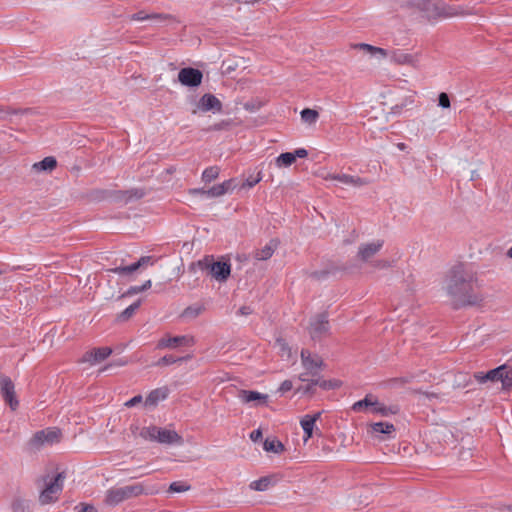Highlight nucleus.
Returning <instances> with one entry per match:
<instances>
[{"mask_svg": "<svg viewBox=\"0 0 512 512\" xmlns=\"http://www.w3.org/2000/svg\"><path fill=\"white\" fill-rule=\"evenodd\" d=\"M301 361L304 372L299 375L301 381L310 380L309 376L316 377L322 369L323 361L320 356L312 354L309 350L301 351Z\"/></svg>", "mask_w": 512, "mask_h": 512, "instance_id": "nucleus-6", "label": "nucleus"}, {"mask_svg": "<svg viewBox=\"0 0 512 512\" xmlns=\"http://www.w3.org/2000/svg\"><path fill=\"white\" fill-rule=\"evenodd\" d=\"M235 179H229L221 184L214 185L210 189H207L208 198H216L225 195L235 189Z\"/></svg>", "mask_w": 512, "mask_h": 512, "instance_id": "nucleus-19", "label": "nucleus"}, {"mask_svg": "<svg viewBox=\"0 0 512 512\" xmlns=\"http://www.w3.org/2000/svg\"><path fill=\"white\" fill-rule=\"evenodd\" d=\"M189 358H190L189 356L181 357V358H174L172 356L166 355V356L160 358L158 360V362L156 363V365H158V366L170 365V364L176 363L178 361H183V360H186V359H189Z\"/></svg>", "mask_w": 512, "mask_h": 512, "instance_id": "nucleus-40", "label": "nucleus"}, {"mask_svg": "<svg viewBox=\"0 0 512 512\" xmlns=\"http://www.w3.org/2000/svg\"><path fill=\"white\" fill-rule=\"evenodd\" d=\"M151 285H152L151 280H147L141 286H131L127 290L126 295H135V294L141 293V292L149 289L151 287Z\"/></svg>", "mask_w": 512, "mask_h": 512, "instance_id": "nucleus-39", "label": "nucleus"}, {"mask_svg": "<svg viewBox=\"0 0 512 512\" xmlns=\"http://www.w3.org/2000/svg\"><path fill=\"white\" fill-rule=\"evenodd\" d=\"M205 268H207L211 276L219 282L226 281L231 272V266L227 261L205 263Z\"/></svg>", "mask_w": 512, "mask_h": 512, "instance_id": "nucleus-11", "label": "nucleus"}, {"mask_svg": "<svg viewBox=\"0 0 512 512\" xmlns=\"http://www.w3.org/2000/svg\"><path fill=\"white\" fill-rule=\"evenodd\" d=\"M397 147L400 149V150H404L406 148V145L404 143H398L397 144Z\"/></svg>", "mask_w": 512, "mask_h": 512, "instance_id": "nucleus-62", "label": "nucleus"}, {"mask_svg": "<svg viewBox=\"0 0 512 512\" xmlns=\"http://www.w3.org/2000/svg\"><path fill=\"white\" fill-rule=\"evenodd\" d=\"M64 479L65 476L63 473H58L55 477L45 482V488L41 491L39 496V502L42 505L51 504L58 500L63 489Z\"/></svg>", "mask_w": 512, "mask_h": 512, "instance_id": "nucleus-5", "label": "nucleus"}, {"mask_svg": "<svg viewBox=\"0 0 512 512\" xmlns=\"http://www.w3.org/2000/svg\"><path fill=\"white\" fill-rule=\"evenodd\" d=\"M14 390L15 388L12 380L9 377L0 374V391L2 395L4 396L6 394H9Z\"/></svg>", "mask_w": 512, "mask_h": 512, "instance_id": "nucleus-32", "label": "nucleus"}, {"mask_svg": "<svg viewBox=\"0 0 512 512\" xmlns=\"http://www.w3.org/2000/svg\"><path fill=\"white\" fill-rule=\"evenodd\" d=\"M389 52L390 51L386 49L376 47L375 52H373V56L383 59L389 56Z\"/></svg>", "mask_w": 512, "mask_h": 512, "instance_id": "nucleus-50", "label": "nucleus"}, {"mask_svg": "<svg viewBox=\"0 0 512 512\" xmlns=\"http://www.w3.org/2000/svg\"><path fill=\"white\" fill-rule=\"evenodd\" d=\"M196 108L193 110V114H196L197 111L204 113L208 111L221 112L222 103L215 95L207 93L199 99Z\"/></svg>", "mask_w": 512, "mask_h": 512, "instance_id": "nucleus-10", "label": "nucleus"}, {"mask_svg": "<svg viewBox=\"0 0 512 512\" xmlns=\"http://www.w3.org/2000/svg\"><path fill=\"white\" fill-rule=\"evenodd\" d=\"M421 10L429 20L441 19V1L423 2Z\"/></svg>", "mask_w": 512, "mask_h": 512, "instance_id": "nucleus-22", "label": "nucleus"}, {"mask_svg": "<svg viewBox=\"0 0 512 512\" xmlns=\"http://www.w3.org/2000/svg\"><path fill=\"white\" fill-rule=\"evenodd\" d=\"M369 411L372 412V413H379L378 406H371Z\"/></svg>", "mask_w": 512, "mask_h": 512, "instance_id": "nucleus-61", "label": "nucleus"}, {"mask_svg": "<svg viewBox=\"0 0 512 512\" xmlns=\"http://www.w3.org/2000/svg\"><path fill=\"white\" fill-rule=\"evenodd\" d=\"M323 179L326 181H337L343 185L352 187H363L370 183V181L366 178L352 176L344 173H327L325 176H323Z\"/></svg>", "mask_w": 512, "mask_h": 512, "instance_id": "nucleus-7", "label": "nucleus"}, {"mask_svg": "<svg viewBox=\"0 0 512 512\" xmlns=\"http://www.w3.org/2000/svg\"><path fill=\"white\" fill-rule=\"evenodd\" d=\"M169 395L168 387H160L152 390L145 399V406L154 407L160 401L165 400Z\"/></svg>", "mask_w": 512, "mask_h": 512, "instance_id": "nucleus-20", "label": "nucleus"}, {"mask_svg": "<svg viewBox=\"0 0 512 512\" xmlns=\"http://www.w3.org/2000/svg\"><path fill=\"white\" fill-rule=\"evenodd\" d=\"M143 401V398L141 395H136L127 402H125V406L128 408L134 407L135 405L141 403Z\"/></svg>", "mask_w": 512, "mask_h": 512, "instance_id": "nucleus-49", "label": "nucleus"}, {"mask_svg": "<svg viewBox=\"0 0 512 512\" xmlns=\"http://www.w3.org/2000/svg\"><path fill=\"white\" fill-rule=\"evenodd\" d=\"M354 48L363 50L366 53H369L370 55L373 56V52H375L376 46L366 44V43H358V44L354 45Z\"/></svg>", "mask_w": 512, "mask_h": 512, "instance_id": "nucleus-45", "label": "nucleus"}, {"mask_svg": "<svg viewBox=\"0 0 512 512\" xmlns=\"http://www.w3.org/2000/svg\"><path fill=\"white\" fill-rule=\"evenodd\" d=\"M321 417V412L315 414H306L300 420V425L304 431V441L306 442L313 436L316 421Z\"/></svg>", "mask_w": 512, "mask_h": 512, "instance_id": "nucleus-18", "label": "nucleus"}, {"mask_svg": "<svg viewBox=\"0 0 512 512\" xmlns=\"http://www.w3.org/2000/svg\"><path fill=\"white\" fill-rule=\"evenodd\" d=\"M140 436L149 441H155L160 444H177L183 443L182 437L175 431L157 426L144 427L140 431Z\"/></svg>", "mask_w": 512, "mask_h": 512, "instance_id": "nucleus-2", "label": "nucleus"}, {"mask_svg": "<svg viewBox=\"0 0 512 512\" xmlns=\"http://www.w3.org/2000/svg\"><path fill=\"white\" fill-rule=\"evenodd\" d=\"M112 353L109 347H99L86 352L83 355L82 362H87L90 365H95L107 359Z\"/></svg>", "mask_w": 512, "mask_h": 512, "instance_id": "nucleus-15", "label": "nucleus"}, {"mask_svg": "<svg viewBox=\"0 0 512 512\" xmlns=\"http://www.w3.org/2000/svg\"><path fill=\"white\" fill-rule=\"evenodd\" d=\"M127 362L126 361H123V360H119L117 362H114L113 365H116V366H124ZM112 366V364H109L108 366H105L104 368L101 369V371H105L108 367Z\"/></svg>", "mask_w": 512, "mask_h": 512, "instance_id": "nucleus-56", "label": "nucleus"}, {"mask_svg": "<svg viewBox=\"0 0 512 512\" xmlns=\"http://www.w3.org/2000/svg\"><path fill=\"white\" fill-rule=\"evenodd\" d=\"M3 397L12 410L17 409L19 402L15 396V390L9 394L4 395Z\"/></svg>", "mask_w": 512, "mask_h": 512, "instance_id": "nucleus-41", "label": "nucleus"}, {"mask_svg": "<svg viewBox=\"0 0 512 512\" xmlns=\"http://www.w3.org/2000/svg\"><path fill=\"white\" fill-rule=\"evenodd\" d=\"M252 313V309L249 306H243L238 310V314L242 316H247Z\"/></svg>", "mask_w": 512, "mask_h": 512, "instance_id": "nucleus-54", "label": "nucleus"}, {"mask_svg": "<svg viewBox=\"0 0 512 512\" xmlns=\"http://www.w3.org/2000/svg\"><path fill=\"white\" fill-rule=\"evenodd\" d=\"M83 512H95V509L93 506H90V505H85L83 506V509H82Z\"/></svg>", "mask_w": 512, "mask_h": 512, "instance_id": "nucleus-59", "label": "nucleus"}, {"mask_svg": "<svg viewBox=\"0 0 512 512\" xmlns=\"http://www.w3.org/2000/svg\"><path fill=\"white\" fill-rule=\"evenodd\" d=\"M261 175L260 173H258V176L255 178V179H246V181L243 183L242 187L243 188H251L253 186H255L258 182L261 181Z\"/></svg>", "mask_w": 512, "mask_h": 512, "instance_id": "nucleus-48", "label": "nucleus"}, {"mask_svg": "<svg viewBox=\"0 0 512 512\" xmlns=\"http://www.w3.org/2000/svg\"><path fill=\"white\" fill-rule=\"evenodd\" d=\"M61 431L57 428H47L36 432L28 442V448L31 451H38L47 445H53L60 442Z\"/></svg>", "mask_w": 512, "mask_h": 512, "instance_id": "nucleus-4", "label": "nucleus"}, {"mask_svg": "<svg viewBox=\"0 0 512 512\" xmlns=\"http://www.w3.org/2000/svg\"><path fill=\"white\" fill-rule=\"evenodd\" d=\"M153 259L151 256H143L137 262H135L136 269L140 267H145L148 265H153Z\"/></svg>", "mask_w": 512, "mask_h": 512, "instance_id": "nucleus-44", "label": "nucleus"}, {"mask_svg": "<svg viewBox=\"0 0 512 512\" xmlns=\"http://www.w3.org/2000/svg\"><path fill=\"white\" fill-rule=\"evenodd\" d=\"M310 380L307 382L313 386H319L325 390L335 389L340 386L339 381L337 380H323L319 377V374L316 377L309 376Z\"/></svg>", "mask_w": 512, "mask_h": 512, "instance_id": "nucleus-25", "label": "nucleus"}, {"mask_svg": "<svg viewBox=\"0 0 512 512\" xmlns=\"http://www.w3.org/2000/svg\"><path fill=\"white\" fill-rule=\"evenodd\" d=\"M140 304H141L140 300L134 302L133 304L128 306L124 311H122V313L119 315V318L123 321L129 319L135 313V311L140 307Z\"/></svg>", "mask_w": 512, "mask_h": 512, "instance_id": "nucleus-36", "label": "nucleus"}, {"mask_svg": "<svg viewBox=\"0 0 512 512\" xmlns=\"http://www.w3.org/2000/svg\"><path fill=\"white\" fill-rule=\"evenodd\" d=\"M313 385H311L310 383H308V385L306 386V388L304 389V392L305 393H309L313 390Z\"/></svg>", "mask_w": 512, "mask_h": 512, "instance_id": "nucleus-60", "label": "nucleus"}, {"mask_svg": "<svg viewBox=\"0 0 512 512\" xmlns=\"http://www.w3.org/2000/svg\"><path fill=\"white\" fill-rule=\"evenodd\" d=\"M166 16L157 13L148 14L144 11H139L137 13L132 14L129 19L131 21H145V20H162L165 19Z\"/></svg>", "mask_w": 512, "mask_h": 512, "instance_id": "nucleus-29", "label": "nucleus"}, {"mask_svg": "<svg viewBox=\"0 0 512 512\" xmlns=\"http://www.w3.org/2000/svg\"><path fill=\"white\" fill-rule=\"evenodd\" d=\"M301 119L308 124H315L318 120L319 113L316 110L305 108L300 113Z\"/></svg>", "mask_w": 512, "mask_h": 512, "instance_id": "nucleus-31", "label": "nucleus"}, {"mask_svg": "<svg viewBox=\"0 0 512 512\" xmlns=\"http://www.w3.org/2000/svg\"><path fill=\"white\" fill-rule=\"evenodd\" d=\"M144 492V487L140 483L127 485L123 487H113L107 490L105 503L110 506H115L125 500L138 497L142 495Z\"/></svg>", "mask_w": 512, "mask_h": 512, "instance_id": "nucleus-3", "label": "nucleus"}, {"mask_svg": "<svg viewBox=\"0 0 512 512\" xmlns=\"http://www.w3.org/2000/svg\"><path fill=\"white\" fill-rule=\"evenodd\" d=\"M383 244V240L380 239L368 243H363L358 248L357 257L363 262H368L381 250Z\"/></svg>", "mask_w": 512, "mask_h": 512, "instance_id": "nucleus-13", "label": "nucleus"}, {"mask_svg": "<svg viewBox=\"0 0 512 512\" xmlns=\"http://www.w3.org/2000/svg\"><path fill=\"white\" fill-rule=\"evenodd\" d=\"M296 160V155L290 152L280 154L275 162L278 167H288L292 165Z\"/></svg>", "mask_w": 512, "mask_h": 512, "instance_id": "nucleus-30", "label": "nucleus"}, {"mask_svg": "<svg viewBox=\"0 0 512 512\" xmlns=\"http://www.w3.org/2000/svg\"><path fill=\"white\" fill-rule=\"evenodd\" d=\"M506 365H501L495 369L489 370L488 372H476L474 379L478 383H485L487 381L496 382L502 381L503 373L505 372Z\"/></svg>", "mask_w": 512, "mask_h": 512, "instance_id": "nucleus-16", "label": "nucleus"}, {"mask_svg": "<svg viewBox=\"0 0 512 512\" xmlns=\"http://www.w3.org/2000/svg\"><path fill=\"white\" fill-rule=\"evenodd\" d=\"M220 169L217 166H211L206 168L202 173V180L206 183H210L219 176Z\"/></svg>", "mask_w": 512, "mask_h": 512, "instance_id": "nucleus-33", "label": "nucleus"}, {"mask_svg": "<svg viewBox=\"0 0 512 512\" xmlns=\"http://www.w3.org/2000/svg\"><path fill=\"white\" fill-rule=\"evenodd\" d=\"M237 397L242 403L252 404L253 406H266L269 399L268 394H263L253 390H240Z\"/></svg>", "mask_w": 512, "mask_h": 512, "instance_id": "nucleus-12", "label": "nucleus"}, {"mask_svg": "<svg viewBox=\"0 0 512 512\" xmlns=\"http://www.w3.org/2000/svg\"><path fill=\"white\" fill-rule=\"evenodd\" d=\"M293 154H294V155H296V158H297V157H298V158H305V157H307L308 152H307V150H306V149H304V148H298V149H296V150L294 151V153H293Z\"/></svg>", "mask_w": 512, "mask_h": 512, "instance_id": "nucleus-53", "label": "nucleus"}, {"mask_svg": "<svg viewBox=\"0 0 512 512\" xmlns=\"http://www.w3.org/2000/svg\"><path fill=\"white\" fill-rule=\"evenodd\" d=\"M329 332V322L326 314L322 313L314 317L310 322L309 333L313 340L321 339Z\"/></svg>", "mask_w": 512, "mask_h": 512, "instance_id": "nucleus-8", "label": "nucleus"}, {"mask_svg": "<svg viewBox=\"0 0 512 512\" xmlns=\"http://www.w3.org/2000/svg\"><path fill=\"white\" fill-rule=\"evenodd\" d=\"M390 61L398 65L417 66V59L415 56L404 52L401 49H393L389 52Z\"/></svg>", "mask_w": 512, "mask_h": 512, "instance_id": "nucleus-17", "label": "nucleus"}, {"mask_svg": "<svg viewBox=\"0 0 512 512\" xmlns=\"http://www.w3.org/2000/svg\"><path fill=\"white\" fill-rule=\"evenodd\" d=\"M12 509L13 512H24L25 510V503L21 499H16L12 503Z\"/></svg>", "mask_w": 512, "mask_h": 512, "instance_id": "nucleus-47", "label": "nucleus"}, {"mask_svg": "<svg viewBox=\"0 0 512 512\" xmlns=\"http://www.w3.org/2000/svg\"><path fill=\"white\" fill-rule=\"evenodd\" d=\"M263 448L265 451L273 452L275 454H280L281 452L284 451V445L276 438H267L264 441Z\"/></svg>", "mask_w": 512, "mask_h": 512, "instance_id": "nucleus-28", "label": "nucleus"}, {"mask_svg": "<svg viewBox=\"0 0 512 512\" xmlns=\"http://www.w3.org/2000/svg\"><path fill=\"white\" fill-rule=\"evenodd\" d=\"M292 388H293L292 381L285 380L281 383V385L279 387V392L286 393V392L290 391Z\"/></svg>", "mask_w": 512, "mask_h": 512, "instance_id": "nucleus-51", "label": "nucleus"}, {"mask_svg": "<svg viewBox=\"0 0 512 512\" xmlns=\"http://www.w3.org/2000/svg\"><path fill=\"white\" fill-rule=\"evenodd\" d=\"M426 396H427V397H430V396H434V394L426 393Z\"/></svg>", "mask_w": 512, "mask_h": 512, "instance_id": "nucleus-64", "label": "nucleus"}, {"mask_svg": "<svg viewBox=\"0 0 512 512\" xmlns=\"http://www.w3.org/2000/svg\"><path fill=\"white\" fill-rule=\"evenodd\" d=\"M326 272H314L312 273V277L316 278V279H322L326 276Z\"/></svg>", "mask_w": 512, "mask_h": 512, "instance_id": "nucleus-57", "label": "nucleus"}, {"mask_svg": "<svg viewBox=\"0 0 512 512\" xmlns=\"http://www.w3.org/2000/svg\"><path fill=\"white\" fill-rule=\"evenodd\" d=\"M507 254L510 258H512V247L508 250Z\"/></svg>", "mask_w": 512, "mask_h": 512, "instance_id": "nucleus-63", "label": "nucleus"}, {"mask_svg": "<svg viewBox=\"0 0 512 512\" xmlns=\"http://www.w3.org/2000/svg\"><path fill=\"white\" fill-rule=\"evenodd\" d=\"M438 104L442 108H449L450 107V100L446 93L442 92L439 94Z\"/></svg>", "mask_w": 512, "mask_h": 512, "instance_id": "nucleus-46", "label": "nucleus"}, {"mask_svg": "<svg viewBox=\"0 0 512 512\" xmlns=\"http://www.w3.org/2000/svg\"><path fill=\"white\" fill-rule=\"evenodd\" d=\"M275 347L279 350L281 353V357L285 359H289L291 356V349L288 347L287 343L281 339L278 338L275 342Z\"/></svg>", "mask_w": 512, "mask_h": 512, "instance_id": "nucleus-35", "label": "nucleus"}, {"mask_svg": "<svg viewBox=\"0 0 512 512\" xmlns=\"http://www.w3.org/2000/svg\"><path fill=\"white\" fill-rule=\"evenodd\" d=\"M190 489V486L183 481H176L170 484L169 492L171 493H182Z\"/></svg>", "mask_w": 512, "mask_h": 512, "instance_id": "nucleus-37", "label": "nucleus"}, {"mask_svg": "<svg viewBox=\"0 0 512 512\" xmlns=\"http://www.w3.org/2000/svg\"><path fill=\"white\" fill-rule=\"evenodd\" d=\"M136 266H135V263L131 264V265H128V266H121V267H116L114 269H112L111 271L113 273H116V274H129V273H132L134 271H136Z\"/></svg>", "mask_w": 512, "mask_h": 512, "instance_id": "nucleus-42", "label": "nucleus"}, {"mask_svg": "<svg viewBox=\"0 0 512 512\" xmlns=\"http://www.w3.org/2000/svg\"><path fill=\"white\" fill-rule=\"evenodd\" d=\"M502 387L505 390L512 389V369L508 368L506 366L505 372L503 373L502 377Z\"/></svg>", "mask_w": 512, "mask_h": 512, "instance_id": "nucleus-38", "label": "nucleus"}, {"mask_svg": "<svg viewBox=\"0 0 512 512\" xmlns=\"http://www.w3.org/2000/svg\"><path fill=\"white\" fill-rule=\"evenodd\" d=\"M203 74L200 70L187 67L182 68L178 73L179 82L188 87H197L201 84Z\"/></svg>", "mask_w": 512, "mask_h": 512, "instance_id": "nucleus-9", "label": "nucleus"}, {"mask_svg": "<svg viewBox=\"0 0 512 512\" xmlns=\"http://www.w3.org/2000/svg\"><path fill=\"white\" fill-rule=\"evenodd\" d=\"M470 13L471 12L469 10L461 6L441 2V18L464 16Z\"/></svg>", "mask_w": 512, "mask_h": 512, "instance_id": "nucleus-21", "label": "nucleus"}, {"mask_svg": "<svg viewBox=\"0 0 512 512\" xmlns=\"http://www.w3.org/2000/svg\"><path fill=\"white\" fill-rule=\"evenodd\" d=\"M194 338L188 335L174 336V337H163L157 344L158 349L164 348H175L179 345L191 346L194 344Z\"/></svg>", "mask_w": 512, "mask_h": 512, "instance_id": "nucleus-14", "label": "nucleus"}, {"mask_svg": "<svg viewBox=\"0 0 512 512\" xmlns=\"http://www.w3.org/2000/svg\"><path fill=\"white\" fill-rule=\"evenodd\" d=\"M378 406V411H379V414H381L382 416H388L390 414H395L398 412V409L397 407H386L385 405L379 403Z\"/></svg>", "mask_w": 512, "mask_h": 512, "instance_id": "nucleus-43", "label": "nucleus"}, {"mask_svg": "<svg viewBox=\"0 0 512 512\" xmlns=\"http://www.w3.org/2000/svg\"><path fill=\"white\" fill-rule=\"evenodd\" d=\"M375 266L378 268L384 269V268H388L390 266V264L386 260H379L376 262Z\"/></svg>", "mask_w": 512, "mask_h": 512, "instance_id": "nucleus-55", "label": "nucleus"}, {"mask_svg": "<svg viewBox=\"0 0 512 512\" xmlns=\"http://www.w3.org/2000/svg\"><path fill=\"white\" fill-rule=\"evenodd\" d=\"M476 273L465 264L454 265L446 275L444 289L455 306L475 305L482 297L476 292Z\"/></svg>", "mask_w": 512, "mask_h": 512, "instance_id": "nucleus-1", "label": "nucleus"}, {"mask_svg": "<svg viewBox=\"0 0 512 512\" xmlns=\"http://www.w3.org/2000/svg\"><path fill=\"white\" fill-rule=\"evenodd\" d=\"M56 166L57 161L52 156L45 157L42 161L33 164L36 171H52Z\"/></svg>", "mask_w": 512, "mask_h": 512, "instance_id": "nucleus-26", "label": "nucleus"}, {"mask_svg": "<svg viewBox=\"0 0 512 512\" xmlns=\"http://www.w3.org/2000/svg\"><path fill=\"white\" fill-rule=\"evenodd\" d=\"M192 192L195 194H200V195H204L207 197V190L204 188L194 189Z\"/></svg>", "mask_w": 512, "mask_h": 512, "instance_id": "nucleus-58", "label": "nucleus"}, {"mask_svg": "<svg viewBox=\"0 0 512 512\" xmlns=\"http://www.w3.org/2000/svg\"><path fill=\"white\" fill-rule=\"evenodd\" d=\"M277 241L271 240L269 243H267L263 248L257 249L253 253V257L257 261H265L272 257L274 254L276 248H277Z\"/></svg>", "mask_w": 512, "mask_h": 512, "instance_id": "nucleus-23", "label": "nucleus"}, {"mask_svg": "<svg viewBox=\"0 0 512 512\" xmlns=\"http://www.w3.org/2000/svg\"><path fill=\"white\" fill-rule=\"evenodd\" d=\"M377 405H379L378 400L373 395L368 394L364 399L355 402L352 406V409L356 412L369 411L371 406Z\"/></svg>", "mask_w": 512, "mask_h": 512, "instance_id": "nucleus-24", "label": "nucleus"}, {"mask_svg": "<svg viewBox=\"0 0 512 512\" xmlns=\"http://www.w3.org/2000/svg\"><path fill=\"white\" fill-rule=\"evenodd\" d=\"M262 438V431L260 429H256L250 433V439L253 442H257Z\"/></svg>", "mask_w": 512, "mask_h": 512, "instance_id": "nucleus-52", "label": "nucleus"}, {"mask_svg": "<svg viewBox=\"0 0 512 512\" xmlns=\"http://www.w3.org/2000/svg\"><path fill=\"white\" fill-rule=\"evenodd\" d=\"M272 485H273L272 477L265 476L258 480L252 481L250 483L249 487L251 490H254V491H266Z\"/></svg>", "mask_w": 512, "mask_h": 512, "instance_id": "nucleus-27", "label": "nucleus"}, {"mask_svg": "<svg viewBox=\"0 0 512 512\" xmlns=\"http://www.w3.org/2000/svg\"><path fill=\"white\" fill-rule=\"evenodd\" d=\"M373 431L383 434H391L395 431L393 424L388 422H377L372 425Z\"/></svg>", "mask_w": 512, "mask_h": 512, "instance_id": "nucleus-34", "label": "nucleus"}]
</instances>
